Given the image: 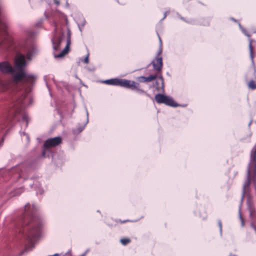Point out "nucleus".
<instances>
[{
	"label": "nucleus",
	"instance_id": "6e6552de",
	"mask_svg": "<svg viewBox=\"0 0 256 256\" xmlns=\"http://www.w3.org/2000/svg\"><path fill=\"white\" fill-rule=\"evenodd\" d=\"M71 32L70 30H68L67 34V40H66V44L64 48L58 54H54V57L56 58H62L66 54L69 50H70V46L71 44V40H70Z\"/></svg>",
	"mask_w": 256,
	"mask_h": 256
},
{
	"label": "nucleus",
	"instance_id": "2eb2a0df",
	"mask_svg": "<svg viewBox=\"0 0 256 256\" xmlns=\"http://www.w3.org/2000/svg\"><path fill=\"white\" fill-rule=\"evenodd\" d=\"M120 242L122 245L126 246L130 242V240L129 238H122L120 240Z\"/></svg>",
	"mask_w": 256,
	"mask_h": 256
},
{
	"label": "nucleus",
	"instance_id": "a211bd4d",
	"mask_svg": "<svg viewBox=\"0 0 256 256\" xmlns=\"http://www.w3.org/2000/svg\"><path fill=\"white\" fill-rule=\"evenodd\" d=\"M88 61H89V58H88V56H87L84 59V62L86 63V64H88Z\"/></svg>",
	"mask_w": 256,
	"mask_h": 256
},
{
	"label": "nucleus",
	"instance_id": "b1692460",
	"mask_svg": "<svg viewBox=\"0 0 256 256\" xmlns=\"http://www.w3.org/2000/svg\"><path fill=\"white\" fill-rule=\"evenodd\" d=\"M218 223H219L218 224H222V222H220Z\"/></svg>",
	"mask_w": 256,
	"mask_h": 256
},
{
	"label": "nucleus",
	"instance_id": "20e7f679",
	"mask_svg": "<svg viewBox=\"0 0 256 256\" xmlns=\"http://www.w3.org/2000/svg\"><path fill=\"white\" fill-rule=\"evenodd\" d=\"M25 96H22L20 98L18 99L12 106L10 111L9 116H12L14 118H16L17 116L19 114L22 115V120L26 122V124H28V116L24 113L23 108L24 104Z\"/></svg>",
	"mask_w": 256,
	"mask_h": 256
},
{
	"label": "nucleus",
	"instance_id": "412c9836",
	"mask_svg": "<svg viewBox=\"0 0 256 256\" xmlns=\"http://www.w3.org/2000/svg\"><path fill=\"white\" fill-rule=\"evenodd\" d=\"M228 256H236L234 255V254H230Z\"/></svg>",
	"mask_w": 256,
	"mask_h": 256
},
{
	"label": "nucleus",
	"instance_id": "bb28decb",
	"mask_svg": "<svg viewBox=\"0 0 256 256\" xmlns=\"http://www.w3.org/2000/svg\"><path fill=\"white\" fill-rule=\"evenodd\" d=\"M26 250H28V248H26Z\"/></svg>",
	"mask_w": 256,
	"mask_h": 256
},
{
	"label": "nucleus",
	"instance_id": "6ab92c4d",
	"mask_svg": "<svg viewBox=\"0 0 256 256\" xmlns=\"http://www.w3.org/2000/svg\"><path fill=\"white\" fill-rule=\"evenodd\" d=\"M54 2L57 6H58L60 4L58 0H54Z\"/></svg>",
	"mask_w": 256,
	"mask_h": 256
},
{
	"label": "nucleus",
	"instance_id": "ddd939ff",
	"mask_svg": "<svg viewBox=\"0 0 256 256\" xmlns=\"http://www.w3.org/2000/svg\"><path fill=\"white\" fill-rule=\"evenodd\" d=\"M247 86L252 90H256V81L251 80L247 83Z\"/></svg>",
	"mask_w": 256,
	"mask_h": 256
},
{
	"label": "nucleus",
	"instance_id": "4468645a",
	"mask_svg": "<svg viewBox=\"0 0 256 256\" xmlns=\"http://www.w3.org/2000/svg\"><path fill=\"white\" fill-rule=\"evenodd\" d=\"M252 40H250L248 47H249V50H250V56H251V58L252 59L254 58V56H253V48L252 46Z\"/></svg>",
	"mask_w": 256,
	"mask_h": 256
},
{
	"label": "nucleus",
	"instance_id": "f3484780",
	"mask_svg": "<svg viewBox=\"0 0 256 256\" xmlns=\"http://www.w3.org/2000/svg\"><path fill=\"white\" fill-rule=\"evenodd\" d=\"M32 52H28L27 54H26V58L28 59V60H30L31 59V56H32Z\"/></svg>",
	"mask_w": 256,
	"mask_h": 256
},
{
	"label": "nucleus",
	"instance_id": "9b49d317",
	"mask_svg": "<svg viewBox=\"0 0 256 256\" xmlns=\"http://www.w3.org/2000/svg\"><path fill=\"white\" fill-rule=\"evenodd\" d=\"M163 104L172 107H176L178 106V104L174 102L172 98L167 96Z\"/></svg>",
	"mask_w": 256,
	"mask_h": 256
},
{
	"label": "nucleus",
	"instance_id": "f03ea898",
	"mask_svg": "<svg viewBox=\"0 0 256 256\" xmlns=\"http://www.w3.org/2000/svg\"><path fill=\"white\" fill-rule=\"evenodd\" d=\"M38 209L34 204H30L28 203L25 205L24 212L18 218L19 222L24 224H30L31 222L40 224L42 222L39 214H38Z\"/></svg>",
	"mask_w": 256,
	"mask_h": 256
},
{
	"label": "nucleus",
	"instance_id": "9d476101",
	"mask_svg": "<svg viewBox=\"0 0 256 256\" xmlns=\"http://www.w3.org/2000/svg\"><path fill=\"white\" fill-rule=\"evenodd\" d=\"M62 42V38L60 36H56L52 40L53 48L56 50L60 49V46Z\"/></svg>",
	"mask_w": 256,
	"mask_h": 256
},
{
	"label": "nucleus",
	"instance_id": "f8f14e48",
	"mask_svg": "<svg viewBox=\"0 0 256 256\" xmlns=\"http://www.w3.org/2000/svg\"><path fill=\"white\" fill-rule=\"evenodd\" d=\"M166 96L159 94L155 96L154 98L157 103L163 104Z\"/></svg>",
	"mask_w": 256,
	"mask_h": 256
},
{
	"label": "nucleus",
	"instance_id": "f257e3e1",
	"mask_svg": "<svg viewBox=\"0 0 256 256\" xmlns=\"http://www.w3.org/2000/svg\"><path fill=\"white\" fill-rule=\"evenodd\" d=\"M26 64L25 56L20 53L16 54L14 59V67L16 73L12 75V80L14 83H22L26 88V92L28 93L30 92L36 76L26 72L24 68Z\"/></svg>",
	"mask_w": 256,
	"mask_h": 256
},
{
	"label": "nucleus",
	"instance_id": "dca6fc26",
	"mask_svg": "<svg viewBox=\"0 0 256 256\" xmlns=\"http://www.w3.org/2000/svg\"><path fill=\"white\" fill-rule=\"evenodd\" d=\"M160 48L159 49V50L158 52V54H157V56H160V55L162 54V40H161V39L160 38Z\"/></svg>",
	"mask_w": 256,
	"mask_h": 256
},
{
	"label": "nucleus",
	"instance_id": "393cba45",
	"mask_svg": "<svg viewBox=\"0 0 256 256\" xmlns=\"http://www.w3.org/2000/svg\"><path fill=\"white\" fill-rule=\"evenodd\" d=\"M182 18V20H184V18Z\"/></svg>",
	"mask_w": 256,
	"mask_h": 256
},
{
	"label": "nucleus",
	"instance_id": "0eeeda50",
	"mask_svg": "<svg viewBox=\"0 0 256 256\" xmlns=\"http://www.w3.org/2000/svg\"><path fill=\"white\" fill-rule=\"evenodd\" d=\"M62 139L60 137L58 136L46 140L44 144V147L46 149L55 147L62 143Z\"/></svg>",
	"mask_w": 256,
	"mask_h": 256
},
{
	"label": "nucleus",
	"instance_id": "7ed1b4c3",
	"mask_svg": "<svg viewBox=\"0 0 256 256\" xmlns=\"http://www.w3.org/2000/svg\"><path fill=\"white\" fill-rule=\"evenodd\" d=\"M104 83L108 85L119 86L132 90H136L139 94L149 96V94L147 92L140 88V84L134 80L116 78L106 80L104 81Z\"/></svg>",
	"mask_w": 256,
	"mask_h": 256
},
{
	"label": "nucleus",
	"instance_id": "423d86ee",
	"mask_svg": "<svg viewBox=\"0 0 256 256\" xmlns=\"http://www.w3.org/2000/svg\"><path fill=\"white\" fill-rule=\"evenodd\" d=\"M0 72L4 74H12V75L16 73L14 68L8 61L0 62Z\"/></svg>",
	"mask_w": 256,
	"mask_h": 256
},
{
	"label": "nucleus",
	"instance_id": "4be33fe9",
	"mask_svg": "<svg viewBox=\"0 0 256 256\" xmlns=\"http://www.w3.org/2000/svg\"><path fill=\"white\" fill-rule=\"evenodd\" d=\"M128 222V221L127 220H124V221L122 222Z\"/></svg>",
	"mask_w": 256,
	"mask_h": 256
},
{
	"label": "nucleus",
	"instance_id": "5701e85b",
	"mask_svg": "<svg viewBox=\"0 0 256 256\" xmlns=\"http://www.w3.org/2000/svg\"><path fill=\"white\" fill-rule=\"evenodd\" d=\"M80 256H85V254H83L81 255Z\"/></svg>",
	"mask_w": 256,
	"mask_h": 256
},
{
	"label": "nucleus",
	"instance_id": "1a4fd4ad",
	"mask_svg": "<svg viewBox=\"0 0 256 256\" xmlns=\"http://www.w3.org/2000/svg\"><path fill=\"white\" fill-rule=\"evenodd\" d=\"M157 77L156 74L150 75L148 77L140 76L137 78V80L140 82H148L154 80Z\"/></svg>",
	"mask_w": 256,
	"mask_h": 256
},
{
	"label": "nucleus",
	"instance_id": "aec40b11",
	"mask_svg": "<svg viewBox=\"0 0 256 256\" xmlns=\"http://www.w3.org/2000/svg\"><path fill=\"white\" fill-rule=\"evenodd\" d=\"M5 126H4V125L1 126L0 128V130L4 128H5Z\"/></svg>",
	"mask_w": 256,
	"mask_h": 256
},
{
	"label": "nucleus",
	"instance_id": "39448f33",
	"mask_svg": "<svg viewBox=\"0 0 256 256\" xmlns=\"http://www.w3.org/2000/svg\"><path fill=\"white\" fill-rule=\"evenodd\" d=\"M154 70L157 72V76L164 84V80L162 76V70L163 66L162 59L161 56H156L152 62Z\"/></svg>",
	"mask_w": 256,
	"mask_h": 256
},
{
	"label": "nucleus",
	"instance_id": "a878e982",
	"mask_svg": "<svg viewBox=\"0 0 256 256\" xmlns=\"http://www.w3.org/2000/svg\"><path fill=\"white\" fill-rule=\"evenodd\" d=\"M220 230H222L221 226H220Z\"/></svg>",
	"mask_w": 256,
	"mask_h": 256
}]
</instances>
